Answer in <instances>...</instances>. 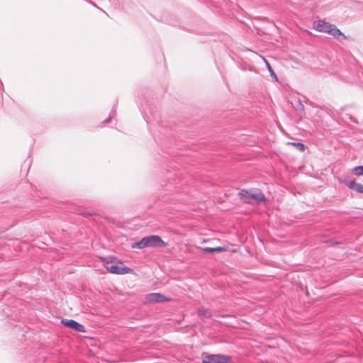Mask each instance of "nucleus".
I'll return each mask as SVG.
<instances>
[{"mask_svg": "<svg viewBox=\"0 0 363 363\" xmlns=\"http://www.w3.org/2000/svg\"><path fill=\"white\" fill-rule=\"evenodd\" d=\"M106 269L112 274H125L131 272V269L124 266V264L116 258H108L103 260Z\"/></svg>", "mask_w": 363, "mask_h": 363, "instance_id": "nucleus-1", "label": "nucleus"}, {"mask_svg": "<svg viewBox=\"0 0 363 363\" xmlns=\"http://www.w3.org/2000/svg\"><path fill=\"white\" fill-rule=\"evenodd\" d=\"M313 28L319 32L327 33L337 38H340V36H342L343 38H345V36L335 25L322 20L314 21Z\"/></svg>", "mask_w": 363, "mask_h": 363, "instance_id": "nucleus-2", "label": "nucleus"}, {"mask_svg": "<svg viewBox=\"0 0 363 363\" xmlns=\"http://www.w3.org/2000/svg\"><path fill=\"white\" fill-rule=\"evenodd\" d=\"M166 243L158 235H150L143 238L140 242L132 245L133 248L143 249L148 247H164Z\"/></svg>", "mask_w": 363, "mask_h": 363, "instance_id": "nucleus-3", "label": "nucleus"}, {"mask_svg": "<svg viewBox=\"0 0 363 363\" xmlns=\"http://www.w3.org/2000/svg\"><path fill=\"white\" fill-rule=\"evenodd\" d=\"M241 199L246 203L252 204H259L265 201V197L259 191H245L242 190L240 193Z\"/></svg>", "mask_w": 363, "mask_h": 363, "instance_id": "nucleus-4", "label": "nucleus"}, {"mask_svg": "<svg viewBox=\"0 0 363 363\" xmlns=\"http://www.w3.org/2000/svg\"><path fill=\"white\" fill-rule=\"evenodd\" d=\"M228 356L222 354H207L203 357V363H228Z\"/></svg>", "mask_w": 363, "mask_h": 363, "instance_id": "nucleus-5", "label": "nucleus"}, {"mask_svg": "<svg viewBox=\"0 0 363 363\" xmlns=\"http://www.w3.org/2000/svg\"><path fill=\"white\" fill-rule=\"evenodd\" d=\"M62 323L64 325H65L66 327L69 328L75 331L80 332V333L85 332V328H84V325L76 322L74 320L63 319L62 320Z\"/></svg>", "mask_w": 363, "mask_h": 363, "instance_id": "nucleus-6", "label": "nucleus"}, {"mask_svg": "<svg viewBox=\"0 0 363 363\" xmlns=\"http://www.w3.org/2000/svg\"><path fill=\"white\" fill-rule=\"evenodd\" d=\"M169 298L158 293L150 294L147 296L146 301L149 303H159L168 301Z\"/></svg>", "mask_w": 363, "mask_h": 363, "instance_id": "nucleus-7", "label": "nucleus"}, {"mask_svg": "<svg viewBox=\"0 0 363 363\" xmlns=\"http://www.w3.org/2000/svg\"><path fill=\"white\" fill-rule=\"evenodd\" d=\"M346 186L350 189L356 191L359 193H363V185L355 182L354 181H347L345 182Z\"/></svg>", "mask_w": 363, "mask_h": 363, "instance_id": "nucleus-8", "label": "nucleus"}, {"mask_svg": "<svg viewBox=\"0 0 363 363\" xmlns=\"http://www.w3.org/2000/svg\"><path fill=\"white\" fill-rule=\"evenodd\" d=\"M260 57L262 59V60L264 62V63L266 64V66L269 70V72H270V74L271 76L275 79V80H277V75L274 72V71L272 69L271 65H269V63L268 62V61L264 59V57Z\"/></svg>", "mask_w": 363, "mask_h": 363, "instance_id": "nucleus-9", "label": "nucleus"}, {"mask_svg": "<svg viewBox=\"0 0 363 363\" xmlns=\"http://www.w3.org/2000/svg\"><path fill=\"white\" fill-rule=\"evenodd\" d=\"M353 173L357 176H363V166H358L352 169Z\"/></svg>", "mask_w": 363, "mask_h": 363, "instance_id": "nucleus-10", "label": "nucleus"}, {"mask_svg": "<svg viewBox=\"0 0 363 363\" xmlns=\"http://www.w3.org/2000/svg\"><path fill=\"white\" fill-rule=\"evenodd\" d=\"M294 145L298 147V148L301 151H303L305 149L304 145L303 143H292Z\"/></svg>", "mask_w": 363, "mask_h": 363, "instance_id": "nucleus-11", "label": "nucleus"}, {"mask_svg": "<svg viewBox=\"0 0 363 363\" xmlns=\"http://www.w3.org/2000/svg\"><path fill=\"white\" fill-rule=\"evenodd\" d=\"M213 250H214V252H220L225 251V249L222 247H213Z\"/></svg>", "mask_w": 363, "mask_h": 363, "instance_id": "nucleus-12", "label": "nucleus"}, {"mask_svg": "<svg viewBox=\"0 0 363 363\" xmlns=\"http://www.w3.org/2000/svg\"><path fill=\"white\" fill-rule=\"evenodd\" d=\"M203 251L207 252H214L213 247H205L203 248Z\"/></svg>", "mask_w": 363, "mask_h": 363, "instance_id": "nucleus-13", "label": "nucleus"}, {"mask_svg": "<svg viewBox=\"0 0 363 363\" xmlns=\"http://www.w3.org/2000/svg\"><path fill=\"white\" fill-rule=\"evenodd\" d=\"M199 312H200V314L203 315H205L206 314V311L200 310Z\"/></svg>", "mask_w": 363, "mask_h": 363, "instance_id": "nucleus-14", "label": "nucleus"}]
</instances>
